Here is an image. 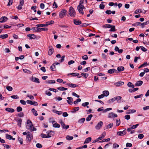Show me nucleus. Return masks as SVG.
I'll list each match as a JSON object with an SVG mask.
<instances>
[{
  "label": "nucleus",
  "instance_id": "43",
  "mask_svg": "<svg viewBox=\"0 0 149 149\" xmlns=\"http://www.w3.org/2000/svg\"><path fill=\"white\" fill-rule=\"evenodd\" d=\"M127 85L130 87L134 88V85L131 82H128L127 84Z\"/></svg>",
  "mask_w": 149,
  "mask_h": 149
},
{
  "label": "nucleus",
  "instance_id": "28",
  "mask_svg": "<svg viewBox=\"0 0 149 149\" xmlns=\"http://www.w3.org/2000/svg\"><path fill=\"white\" fill-rule=\"evenodd\" d=\"M85 120V118H82L78 120V123L79 124H82L84 122Z\"/></svg>",
  "mask_w": 149,
  "mask_h": 149
},
{
  "label": "nucleus",
  "instance_id": "63",
  "mask_svg": "<svg viewBox=\"0 0 149 149\" xmlns=\"http://www.w3.org/2000/svg\"><path fill=\"white\" fill-rule=\"evenodd\" d=\"M140 47L141 50L144 52H146L147 50V49L146 48L142 46H140Z\"/></svg>",
  "mask_w": 149,
  "mask_h": 149
},
{
  "label": "nucleus",
  "instance_id": "62",
  "mask_svg": "<svg viewBox=\"0 0 149 149\" xmlns=\"http://www.w3.org/2000/svg\"><path fill=\"white\" fill-rule=\"evenodd\" d=\"M49 90L51 91H54L55 93H56L58 91L55 88H50L49 89Z\"/></svg>",
  "mask_w": 149,
  "mask_h": 149
},
{
  "label": "nucleus",
  "instance_id": "33",
  "mask_svg": "<svg viewBox=\"0 0 149 149\" xmlns=\"http://www.w3.org/2000/svg\"><path fill=\"white\" fill-rule=\"evenodd\" d=\"M103 94L104 95V96H107L109 95V92L107 91H104L103 92Z\"/></svg>",
  "mask_w": 149,
  "mask_h": 149
},
{
  "label": "nucleus",
  "instance_id": "58",
  "mask_svg": "<svg viewBox=\"0 0 149 149\" xmlns=\"http://www.w3.org/2000/svg\"><path fill=\"white\" fill-rule=\"evenodd\" d=\"M54 113L58 114V115H61L62 113V112L61 111H58L56 110H54Z\"/></svg>",
  "mask_w": 149,
  "mask_h": 149
},
{
  "label": "nucleus",
  "instance_id": "49",
  "mask_svg": "<svg viewBox=\"0 0 149 149\" xmlns=\"http://www.w3.org/2000/svg\"><path fill=\"white\" fill-rule=\"evenodd\" d=\"M6 89L9 91H11L13 90V88L10 86H8L6 87Z\"/></svg>",
  "mask_w": 149,
  "mask_h": 149
},
{
  "label": "nucleus",
  "instance_id": "44",
  "mask_svg": "<svg viewBox=\"0 0 149 149\" xmlns=\"http://www.w3.org/2000/svg\"><path fill=\"white\" fill-rule=\"evenodd\" d=\"M142 11L141 9H138L135 10L134 11V13L137 14L138 13H142Z\"/></svg>",
  "mask_w": 149,
  "mask_h": 149
},
{
  "label": "nucleus",
  "instance_id": "52",
  "mask_svg": "<svg viewBox=\"0 0 149 149\" xmlns=\"http://www.w3.org/2000/svg\"><path fill=\"white\" fill-rule=\"evenodd\" d=\"M110 139L109 138H108L106 139H104L100 141L99 142H103L105 141H110Z\"/></svg>",
  "mask_w": 149,
  "mask_h": 149
},
{
  "label": "nucleus",
  "instance_id": "11",
  "mask_svg": "<svg viewBox=\"0 0 149 149\" xmlns=\"http://www.w3.org/2000/svg\"><path fill=\"white\" fill-rule=\"evenodd\" d=\"M52 123L53 124V126L54 127L59 128L60 127V125L57 123L55 121H52Z\"/></svg>",
  "mask_w": 149,
  "mask_h": 149
},
{
  "label": "nucleus",
  "instance_id": "60",
  "mask_svg": "<svg viewBox=\"0 0 149 149\" xmlns=\"http://www.w3.org/2000/svg\"><path fill=\"white\" fill-rule=\"evenodd\" d=\"M144 137V135L143 134H140L138 136V138L140 139H142Z\"/></svg>",
  "mask_w": 149,
  "mask_h": 149
},
{
  "label": "nucleus",
  "instance_id": "21",
  "mask_svg": "<svg viewBox=\"0 0 149 149\" xmlns=\"http://www.w3.org/2000/svg\"><path fill=\"white\" fill-rule=\"evenodd\" d=\"M27 36L31 39H35L36 38V36L34 34H28Z\"/></svg>",
  "mask_w": 149,
  "mask_h": 149
},
{
  "label": "nucleus",
  "instance_id": "29",
  "mask_svg": "<svg viewBox=\"0 0 149 149\" xmlns=\"http://www.w3.org/2000/svg\"><path fill=\"white\" fill-rule=\"evenodd\" d=\"M47 84H54L55 83V81L54 80H48L47 81H46Z\"/></svg>",
  "mask_w": 149,
  "mask_h": 149
},
{
  "label": "nucleus",
  "instance_id": "50",
  "mask_svg": "<svg viewBox=\"0 0 149 149\" xmlns=\"http://www.w3.org/2000/svg\"><path fill=\"white\" fill-rule=\"evenodd\" d=\"M72 75L73 76L75 77L76 76H77L79 75V73H70V74H68V75Z\"/></svg>",
  "mask_w": 149,
  "mask_h": 149
},
{
  "label": "nucleus",
  "instance_id": "6",
  "mask_svg": "<svg viewBox=\"0 0 149 149\" xmlns=\"http://www.w3.org/2000/svg\"><path fill=\"white\" fill-rule=\"evenodd\" d=\"M85 7L83 6V7L81 6L78 5L77 6V9L79 12L82 15L84 14V11L83 9H84Z\"/></svg>",
  "mask_w": 149,
  "mask_h": 149
},
{
  "label": "nucleus",
  "instance_id": "55",
  "mask_svg": "<svg viewBox=\"0 0 149 149\" xmlns=\"http://www.w3.org/2000/svg\"><path fill=\"white\" fill-rule=\"evenodd\" d=\"M120 123V119L116 120V124L117 126H119Z\"/></svg>",
  "mask_w": 149,
  "mask_h": 149
},
{
  "label": "nucleus",
  "instance_id": "8",
  "mask_svg": "<svg viewBox=\"0 0 149 149\" xmlns=\"http://www.w3.org/2000/svg\"><path fill=\"white\" fill-rule=\"evenodd\" d=\"M54 51V49L52 46H49V50L48 52V54L49 55H51Z\"/></svg>",
  "mask_w": 149,
  "mask_h": 149
},
{
  "label": "nucleus",
  "instance_id": "2",
  "mask_svg": "<svg viewBox=\"0 0 149 149\" xmlns=\"http://www.w3.org/2000/svg\"><path fill=\"white\" fill-rule=\"evenodd\" d=\"M55 132L52 131H48L47 132V134H42L41 136L43 138H47L50 137L52 136L54 134Z\"/></svg>",
  "mask_w": 149,
  "mask_h": 149
},
{
  "label": "nucleus",
  "instance_id": "3",
  "mask_svg": "<svg viewBox=\"0 0 149 149\" xmlns=\"http://www.w3.org/2000/svg\"><path fill=\"white\" fill-rule=\"evenodd\" d=\"M69 14L72 17H74L75 16L76 13L73 7L71 6L70 7L69 10Z\"/></svg>",
  "mask_w": 149,
  "mask_h": 149
},
{
  "label": "nucleus",
  "instance_id": "61",
  "mask_svg": "<svg viewBox=\"0 0 149 149\" xmlns=\"http://www.w3.org/2000/svg\"><path fill=\"white\" fill-rule=\"evenodd\" d=\"M58 7L57 4H56V2L55 1H54V3L53 5V8H57Z\"/></svg>",
  "mask_w": 149,
  "mask_h": 149
},
{
  "label": "nucleus",
  "instance_id": "13",
  "mask_svg": "<svg viewBox=\"0 0 149 149\" xmlns=\"http://www.w3.org/2000/svg\"><path fill=\"white\" fill-rule=\"evenodd\" d=\"M126 129H125L123 131H119L117 133V134L119 136H123L126 134V131H125Z\"/></svg>",
  "mask_w": 149,
  "mask_h": 149
},
{
  "label": "nucleus",
  "instance_id": "39",
  "mask_svg": "<svg viewBox=\"0 0 149 149\" xmlns=\"http://www.w3.org/2000/svg\"><path fill=\"white\" fill-rule=\"evenodd\" d=\"M6 138L7 139H12V136L8 134H6Z\"/></svg>",
  "mask_w": 149,
  "mask_h": 149
},
{
  "label": "nucleus",
  "instance_id": "26",
  "mask_svg": "<svg viewBox=\"0 0 149 149\" xmlns=\"http://www.w3.org/2000/svg\"><path fill=\"white\" fill-rule=\"evenodd\" d=\"M116 71V70L115 69H111L109 70L107 72L109 74H112Z\"/></svg>",
  "mask_w": 149,
  "mask_h": 149
},
{
  "label": "nucleus",
  "instance_id": "32",
  "mask_svg": "<svg viewBox=\"0 0 149 149\" xmlns=\"http://www.w3.org/2000/svg\"><path fill=\"white\" fill-rule=\"evenodd\" d=\"M57 89L61 91H63L67 90V88L63 87H60L57 88Z\"/></svg>",
  "mask_w": 149,
  "mask_h": 149
},
{
  "label": "nucleus",
  "instance_id": "36",
  "mask_svg": "<svg viewBox=\"0 0 149 149\" xmlns=\"http://www.w3.org/2000/svg\"><path fill=\"white\" fill-rule=\"evenodd\" d=\"M92 117L93 115L92 114H90L86 118V120L87 121H89L91 120V118Z\"/></svg>",
  "mask_w": 149,
  "mask_h": 149
},
{
  "label": "nucleus",
  "instance_id": "9",
  "mask_svg": "<svg viewBox=\"0 0 149 149\" xmlns=\"http://www.w3.org/2000/svg\"><path fill=\"white\" fill-rule=\"evenodd\" d=\"M103 125V123L102 121H100L98 124L95 126V128L96 130H99L102 127Z\"/></svg>",
  "mask_w": 149,
  "mask_h": 149
},
{
  "label": "nucleus",
  "instance_id": "14",
  "mask_svg": "<svg viewBox=\"0 0 149 149\" xmlns=\"http://www.w3.org/2000/svg\"><path fill=\"white\" fill-rule=\"evenodd\" d=\"M121 97L120 96L114 97V99H115V101H117V102L118 103L122 102V101H121Z\"/></svg>",
  "mask_w": 149,
  "mask_h": 149
},
{
  "label": "nucleus",
  "instance_id": "17",
  "mask_svg": "<svg viewBox=\"0 0 149 149\" xmlns=\"http://www.w3.org/2000/svg\"><path fill=\"white\" fill-rule=\"evenodd\" d=\"M143 84V81L139 80L136 82L135 84V86H141Z\"/></svg>",
  "mask_w": 149,
  "mask_h": 149
},
{
  "label": "nucleus",
  "instance_id": "16",
  "mask_svg": "<svg viewBox=\"0 0 149 149\" xmlns=\"http://www.w3.org/2000/svg\"><path fill=\"white\" fill-rule=\"evenodd\" d=\"M67 99H68L67 100V101L68 104H72L73 99L71 97H67Z\"/></svg>",
  "mask_w": 149,
  "mask_h": 149
},
{
  "label": "nucleus",
  "instance_id": "51",
  "mask_svg": "<svg viewBox=\"0 0 149 149\" xmlns=\"http://www.w3.org/2000/svg\"><path fill=\"white\" fill-rule=\"evenodd\" d=\"M23 71L24 72L27 73H31V71L26 69H24Z\"/></svg>",
  "mask_w": 149,
  "mask_h": 149
},
{
  "label": "nucleus",
  "instance_id": "20",
  "mask_svg": "<svg viewBox=\"0 0 149 149\" xmlns=\"http://www.w3.org/2000/svg\"><path fill=\"white\" fill-rule=\"evenodd\" d=\"M106 133L105 132H103L101 135V136L98 138V140H101L104 138L105 136Z\"/></svg>",
  "mask_w": 149,
  "mask_h": 149
},
{
  "label": "nucleus",
  "instance_id": "40",
  "mask_svg": "<svg viewBox=\"0 0 149 149\" xmlns=\"http://www.w3.org/2000/svg\"><path fill=\"white\" fill-rule=\"evenodd\" d=\"M54 23V21L53 20H51L50 21L47 22H46V24L47 25V26H48L49 25L52 24Z\"/></svg>",
  "mask_w": 149,
  "mask_h": 149
},
{
  "label": "nucleus",
  "instance_id": "57",
  "mask_svg": "<svg viewBox=\"0 0 149 149\" xmlns=\"http://www.w3.org/2000/svg\"><path fill=\"white\" fill-rule=\"evenodd\" d=\"M81 101V99L80 98L77 99L76 101L74 102V104H77L78 102H80Z\"/></svg>",
  "mask_w": 149,
  "mask_h": 149
},
{
  "label": "nucleus",
  "instance_id": "10",
  "mask_svg": "<svg viewBox=\"0 0 149 149\" xmlns=\"http://www.w3.org/2000/svg\"><path fill=\"white\" fill-rule=\"evenodd\" d=\"M32 134L29 131L28 132V134L26 136V139L27 140L30 141L32 139Z\"/></svg>",
  "mask_w": 149,
  "mask_h": 149
},
{
  "label": "nucleus",
  "instance_id": "12",
  "mask_svg": "<svg viewBox=\"0 0 149 149\" xmlns=\"http://www.w3.org/2000/svg\"><path fill=\"white\" fill-rule=\"evenodd\" d=\"M118 116L116 114L114 113L113 112H111L109 113L108 117L109 118H113L114 117H117Z\"/></svg>",
  "mask_w": 149,
  "mask_h": 149
},
{
  "label": "nucleus",
  "instance_id": "46",
  "mask_svg": "<svg viewBox=\"0 0 149 149\" xmlns=\"http://www.w3.org/2000/svg\"><path fill=\"white\" fill-rule=\"evenodd\" d=\"M115 99H114V97L112 98L109 100L107 101V103L109 104H110L111 103H113L114 101H115Z\"/></svg>",
  "mask_w": 149,
  "mask_h": 149
},
{
  "label": "nucleus",
  "instance_id": "27",
  "mask_svg": "<svg viewBox=\"0 0 149 149\" xmlns=\"http://www.w3.org/2000/svg\"><path fill=\"white\" fill-rule=\"evenodd\" d=\"M124 69V68L123 66H120L117 68V70L119 72L123 71Z\"/></svg>",
  "mask_w": 149,
  "mask_h": 149
},
{
  "label": "nucleus",
  "instance_id": "37",
  "mask_svg": "<svg viewBox=\"0 0 149 149\" xmlns=\"http://www.w3.org/2000/svg\"><path fill=\"white\" fill-rule=\"evenodd\" d=\"M47 24H46V23L45 24H37L36 25V26L38 27H42L43 26H47Z\"/></svg>",
  "mask_w": 149,
  "mask_h": 149
},
{
  "label": "nucleus",
  "instance_id": "22",
  "mask_svg": "<svg viewBox=\"0 0 149 149\" xmlns=\"http://www.w3.org/2000/svg\"><path fill=\"white\" fill-rule=\"evenodd\" d=\"M74 23L75 25H78L81 24V22L80 20H77L76 19H74Z\"/></svg>",
  "mask_w": 149,
  "mask_h": 149
},
{
  "label": "nucleus",
  "instance_id": "35",
  "mask_svg": "<svg viewBox=\"0 0 149 149\" xmlns=\"http://www.w3.org/2000/svg\"><path fill=\"white\" fill-rule=\"evenodd\" d=\"M33 81L36 83H40L39 79L38 78H37L36 77H35L33 79Z\"/></svg>",
  "mask_w": 149,
  "mask_h": 149
},
{
  "label": "nucleus",
  "instance_id": "25",
  "mask_svg": "<svg viewBox=\"0 0 149 149\" xmlns=\"http://www.w3.org/2000/svg\"><path fill=\"white\" fill-rule=\"evenodd\" d=\"M48 30L47 28H40L38 27V32H40L41 31H47Z\"/></svg>",
  "mask_w": 149,
  "mask_h": 149
},
{
  "label": "nucleus",
  "instance_id": "56",
  "mask_svg": "<svg viewBox=\"0 0 149 149\" xmlns=\"http://www.w3.org/2000/svg\"><path fill=\"white\" fill-rule=\"evenodd\" d=\"M139 125V124H136V125H133L132 127H130L131 129H132V130L135 129Z\"/></svg>",
  "mask_w": 149,
  "mask_h": 149
},
{
  "label": "nucleus",
  "instance_id": "15",
  "mask_svg": "<svg viewBox=\"0 0 149 149\" xmlns=\"http://www.w3.org/2000/svg\"><path fill=\"white\" fill-rule=\"evenodd\" d=\"M8 19V18L6 17H2L0 19V22L1 23L4 22L6 21Z\"/></svg>",
  "mask_w": 149,
  "mask_h": 149
},
{
  "label": "nucleus",
  "instance_id": "24",
  "mask_svg": "<svg viewBox=\"0 0 149 149\" xmlns=\"http://www.w3.org/2000/svg\"><path fill=\"white\" fill-rule=\"evenodd\" d=\"M111 29L109 30V31H116V29L115 26L114 25H112L111 27L110 28Z\"/></svg>",
  "mask_w": 149,
  "mask_h": 149
},
{
  "label": "nucleus",
  "instance_id": "30",
  "mask_svg": "<svg viewBox=\"0 0 149 149\" xmlns=\"http://www.w3.org/2000/svg\"><path fill=\"white\" fill-rule=\"evenodd\" d=\"M8 37V35L7 34L0 35V38L2 39L6 38Z\"/></svg>",
  "mask_w": 149,
  "mask_h": 149
},
{
  "label": "nucleus",
  "instance_id": "18",
  "mask_svg": "<svg viewBox=\"0 0 149 149\" xmlns=\"http://www.w3.org/2000/svg\"><path fill=\"white\" fill-rule=\"evenodd\" d=\"M5 110L8 112L10 113H13L14 112L15 110L13 109L6 108L5 109Z\"/></svg>",
  "mask_w": 149,
  "mask_h": 149
},
{
  "label": "nucleus",
  "instance_id": "34",
  "mask_svg": "<svg viewBox=\"0 0 149 149\" xmlns=\"http://www.w3.org/2000/svg\"><path fill=\"white\" fill-rule=\"evenodd\" d=\"M111 25L109 24H106L103 26V28H110L111 27Z\"/></svg>",
  "mask_w": 149,
  "mask_h": 149
},
{
  "label": "nucleus",
  "instance_id": "5",
  "mask_svg": "<svg viewBox=\"0 0 149 149\" xmlns=\"http://www.w3.org/2000/svg\"><path fill=\"white\" fill-rule=\"evenodd\" d=\"M67 13V11L65 9H62L59 13V17L60 18H62L66 15Z\"/></svg>",
  "mask_w": 149,
  "mask_h": 149
},
{
  "label": "nucleus",
  "instance_id": "54",
  "mask_svg": "<svg viewBox=\"0 0 149 149\" xmlns=\"http://www.w3.org/2000/svg\"><path fill=\"white\" fill-rule=\"evenodd\" d=\"M10 97L15 99H18L19 98V97L17 95H12L10 96Z\"/></svg>",
  "mask_w": 149,
  "mask_h": 149
},
{
  "label": "nucleus",
  "instance_id": "53",
  "mask_svg": "<svg viewBox=\"0 0 149 149\" xmlns=\"http://www.w3.org/2000/svg\"><path fill=\"white\" fill-rule=\"evenodd\" d=\"M22 108L20 106L17 107V112H20L22 111Z\"/></svg>",
  "mask_w": 149,
  "mask_h": 149
},
{
  "label": "nucleus",
  "instance_id": "31",
  "mask_svg": "<svg viewBox=\"0 0 149 149\" xmlns=\"http://www.w3.org/2000/svg\"><path fill=\"white\" fill-rule=\"evenodd\" d=\"M31 111L33 113V114L35 116H37L38 115L37 111L35 110L34 108L32 109Z\"/></svg>",
  "mask_w": 149,
  "mask_h": 149
},
{
  "label": "nucleus",
  "instance_id": "38",
  "mask_svg": "<svg viewBox=\"0 0 149 149\" xmlns=\"http://www.w3.org/2000/svg\"><path fill=\"white\" fill-rule=\"evenodd\" d=\"M79 109V107H75L73 109H72V112L73 113L76 112V111H78Z\"/></svg>",
  "mask_w": 149,
  "mask_h": 149
},
{
  "label": "nucleus",
  "instance_id": "59",
  "mask_svg": "<svg viewBox=\"0 0 149 149\" xmlns=\"http://www.w3.org/2000/svg\"><path fill=\"white\" fill-rule=\"evenodd\" d=\"M113 126V123H110L107 126V129L110 128H111Z\"/></svg>",
  "mask_w": 149,
  "mask_h": 149
},
{
  "label": "nucleus",
  "instance_id": "1",
  "mask_svg": "<svg viewBox=\"0 0 149 149\" xmlns=\"http://www.w3.org/2000/svg\"><path fill=\"white\" fill-rule=\"evenodd\" d=\"M33 126L32 122L30 120H28L27 121V125L26 126V128L29 130L31 132L36 131V129Z\"/></svg>",
  "mask_w": 149,
  "mask_h": 149
},
{
  "label": "nucleus",
  "instance_id": "64",
  "mask_svg": "<svg viewBox=\"0 0 149 149\" xmlns=\"http://www.w3.org/2000/svg\"><path fill=\"white\" fill-rule=\"evenodd\" d=\"M89 104V103L88 102H85V103H84L82 104V105L84 107H86Z\"/></svg>",
  "mask_w": 149,
  "mask_h": 149
},
{
  "label": "nucleus",
  "instance_id": "4",
  "mask_svg": "<svg viewBox=\"0 0 149 149\" xmlns=\"http://www.w3.org/2000/svg\"><path fill=\"white\" fill-rule=\"evenodd\" d=\"M149 23V21H147L143 23H141L140 22H137L134 24H132V26H138V25H141L142 26V28L144 27V26L145 25H147Z\"/></svg>",
  "mask_w": 149,
  "mask_h": 149
},
{
  "label": "nucleus",
  "instance_id": "47",
  "mask_svg": "<svg viewBox=\"0 0 149 149\" xmlns=\"http://www.w3.org/2000/svg\"><path fill=\"white\" fill-rule=\"evenodd\" d=\"M81 76H83L85 78H87V77H88V74L87 73H81Z\"/></svg>",
  "mask_w": 149,
  "mask_h": 149
},
{
  "label": "nucleus",
  "instance_id": "48",
  "mask_svg": "<svg viewBox=\"0 0 149 149\" xmlns=\"http://www.w3.org/2000/svg\"><path fill=\"white\" fill-rule=\"evenodd\" d=\"M31 30L33 31H35L38 32V27H33L31 28Z\"/></svg>",
  "mask_w": 149,
  "mask_h": 149
},
{
  "label": "nucleus",
  "instance_id": "45",
  "mask_svg": "<svg viewBox=\"0 0 149 149\" xmlns=\"http://www.w3.org/2000/svg\"><path fill=\"white\" fill-rule=\"evenodd\" d=\"M59 123L61 124V126H62V127L64 129V127H65V124L62 121V120H61Z\"/></svg>",
  "mask_w": 149,
  "mask_h": 149
},
{
  "label": "nucleus",
  "instance_id": "41",
  "mask_svg": "<svg viewBox=\"0 0 149 149\" xmlns=\"http://www.w3.org/2000/svg\"><path fill=\"white\" fill-rule=\"evenodd\" d=\"M66 139L67 140H72L73 139V137L72 136L68 135L66 137Z\"/></svg>",
  "mask_w": 149,
  "mask_h": 149
},
{
  "label": "nucleus",
  "instance_id": "42",
  "mask_svg": "<svg viewBox=\"0 0 149 149\" xmlns=\"http://www.w3.org/2000/svg\"><path fill=\"white\" fill-rule=\"evenodd\" d=\"M22 122V120L21 118H19L17 120V125L19 126V127H21V124Z\"/></svg>",
  "mask_w": 149,
  "mask_h": 149
},
{
  "label": "nucleus",
  "instance_id": "19",
  "mask_svg": "<svg viewBox=\"0 0 149 149\" xmlns=\"http://www.w3.org/2000/svg\"><path fill=\"white\" fill-rule=\"evenodd\" d=\"M124 84V82L123 81H118L116 83L114 84L117 86H120Z\"/></svg>",
  "mask_w": 149,
  "mask_h": 149
},
{
  "label": "nucleus",
  "instance_id": "7",
  "mask_svg": "<svg viewBox=\"0 0 149 149\" xmlns=\"http://www.w3.org/2000/svg\"><path fill=\"white\" fill-rule=\"evenodd\" d=\"M26 102L27 104L31 105H33L35 106H37L38 105V104L37 102L30 100H27L26 101Z\"/></svg>",
  "mask_w": 149,
  "mask_h": 149
},
{
  "label": "nucleus",
  "instance_id": "23",
  "mask_svg": "<svg viewBox=\"0 0 149 149\" xmlns=\"http://www.w3.org/2000/svg\"><path fill=\"white\" fill-rule=\"evenodd\" d=\"M91 137H89L86 138L84 142V144L88 143H89V142L91 141Z\"/></svg>",
  "mask_w": 149,
  "mask_h": 149
}]
</instances>
